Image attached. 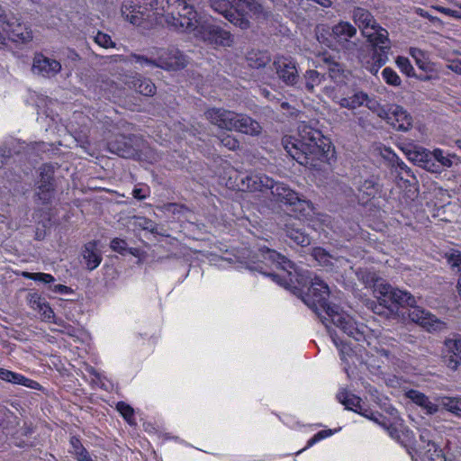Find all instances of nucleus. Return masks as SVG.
Returning <instances> with one entry per match:
<instances>
[{"label": "nucleus", "mask_w": 461, "mask_h": 461, "mask_svg": "<svg viewBox=\"0 0 461 461\" xmlns=\"http://www.w3.org/2000/svg\"><path fill=\"white\" fill-rule=\"evenodd\" d=\"M357 34V29L348 22H339L331 29V37L343 49L350 50L355 43L351 41Z\"/></svg>", "instance_id": "ddd939ff"}, {"label": "nucleus", "mask_w": 461, "mask_h": 461, "mask_svg": "<svg viewBox=\"0 0 461 461\" xmlns=\"http://www.w3.org/2000/svg\"><path fill=\"white\" fill-rule=\"evenodd\" d=\"M387 60L386 53L379 52L376 50H374L371 54V62L375 64L378 68L385 64Z\"/></svg>", "instance_id": "3c124183"}, {"label": "nucleus", "mask_w": 461, "mask_h": 461, "mask_svg": "<svg viewBox=\"0 0 461 461\" xmlns=\"http://www.w3.org/2000/svg\"><path fill=\"white\" fill-rule=\"evenodd\" d=\"M0 28L9 35L13 41L25 43L32 39V32L29 29L21 24L14 25L7 21L3 9L0 17ZM5 35L0 31V47L5 45Z\"/></svg>", "instance_id": "9b49d317"}, {"label": "nucleus", "mask_w": 461, "mask_h": 461, "mask_svg": "<svg viewBox=\"0 0 461 461\" xmlns=\"http://www.w3.org/2000/svg\"><path fill=\"white\" fill-rule=\"evenodd\" d=\"M431 8L435 9L436 11H438L447 16H449V17H452L455 19H461V13L457 10H452V9L443 7L440 5H432Z\"/></svg>", "instance_id": "603ef678"}, {"label": "nucleus", "mask_w": 461, "mask_h": 461, "mask_svg": "<svg viewBox=\"0 0 461 461\" xmlns=\"http://www.w3.org/2000/svg\"><path fill=\"white\" fill-rule=\"evenodd\" d=\"M374 422L381 426L386 431L388 430V428L392 426L390 420L382 413L375 415V418H374Z\"/></svg>", "instance_id": "864d4df0"}, {"label": "nucleus", "mask_w": 461, "mask_h": 461, "mask_svg": "<svg viewBox=\"0 0 461 461\" xmlns=\"http://www.w3.org/2000/svg\"><path fill=\"white\" fill-rule=\"evenodd\" d=\"M389 113L391 115H404L405 114V111L403 110L402 107H401L399 105H396V104H393V105H392L390 107Z\"/></svg>", "instance_id": "680f3d73"}, {"label": "nucleus", "mask_w": 461, "mask_h": 461, "mask_svg": "<svg viewBox=\"0 0 461 461\" xmlns=\"http://www.w3.org/2000/svg\"><path fill=\"white\" fill-rule=\"evenodd\" d=\"M447 260L450 267L457 272L461 273V252L458 250L447 254Z\"/></svg>", "instance_id": "49530a36"}, {"label": "nucleus", "mask_w": 461, "mask_h": 461, "mask_svg": "<svg viewBox=\"0 0 461 461\" xmlns=\"http://www.w3.org/2000/svg\"><path fill=\"white\" fill-rule=\"evenodd\" d=\"M449 69L461 75V60L453 61L448 65Z\"/></svg>", "instance_id": "69168bd1"}, {"label": "nucleus", "mask_w": 461, "mask_h": 461, "mask_svg": "<svg viewBox=\"0 0 461 461\" xmlns=\"http://www.w3.org/2000/svg\"><path fill=\"white\" fill-rule=\"evenodd\" d=\"M362 63L363 66L373 75H375L379 70L378 67L370 60L365 61L362 59Z\"/></svg>", "instance_id": "4d7b16f0"}, {"label": "nucleus", "mask_w": 461, "mask_h": 461, "mask_svg": "<svg viewBox=\"0 0 461 461\" xmlns=\"http://www.w3.org/2000/svg\"><path fill=\"white\" fill-rule=\"evenodd\" d=\"M386 432L392 438H393L397 441H400V438H401L400 431L396 426L392 424V426L388 428V430Z\"/></svg>", "instance_id": "13d9d810"}, {"label": "nucleus", "mask_w": 461, "mask_h": 461, "mask_svg": "<svg viewBox=\"0 0 461 461\" xmlns=\"http://www.w3.org/2000/svg\"><path fill=\"white\" fill-rule=\"evenodd\" d=\"M23 276H25L26 278L32 279L33 281H39V282H42V283H45V284H50V283L55 281V278H54V276L52 275L46 274V273H29V272H24L23 274Z\"/></svg>", "instance_id": "37998d69"}, {"label": "nucleus", "mask_w": 461, "mask_h": 461, "mask_svg": "<svg viewBox=\"0 0 461 461\" xmlns=\"http://www.w3.org/2000/svg\"><path fill=\"white\" fill-rule=\"evenodd\" d=\"M125 84L130 87L136 90L138 93L151 96L156 92V86L151 80L142 77L140 75L131 77Z\"/></svg>", "instance_id": "393cba45"}, {"label": "nucleus", "mask_w": 461, "mask_h": 461, "mask_svg": "<svg viewBox=\"0 0 461 461\" xmlns=\"http://www.w3.org/2000/svg\"><path fill=\"white\" fill-rule=\"evenodd\" d=\"M365 36L373 45L379 48L380 51L384 53H387L391 49L389 33L386 29L383 28L378 23L374 26V29H370L368 33H366Z\"/></svg>", "instance_id": "aec40b11"}, {"label": "nucleus", "mask_w": 461, "mask_h": 461, "mask_svg": "<svg viewBox=\"0 0 461 461\" xmlns=\"http://www.w3.org/2000/svg\"><path fill=\"white\" fill-rule=\"evenodd\" d=\"M322 76L316 70H308L305 74V86L309 91H313L316 86L321 82Z\"/></svg>", "instance_id": "ea45409f"}, {"label": "nucleus", "mask_w": 461, "mask_h": 461, "mask_svg": "<svg viewBox=\"0 0 461 461\" xmlns=\"http://www.w3.org/2000/svg\"><path fill=\"white\" fill-rule=\"evenodd\" d=\"M359 200L369 201L380 192V185L372 178L361 181L357 187Z\"/></svg>", "instance_id": "cd10ccee"}, {"label": "nucleus", "mask_w": 461, "mask_h": 461, "mask_svg": "<svg viewBox=\"0 0 461 461\" xmlns=\"http://www.w3.org/2000/svg\"><path fill=\"white\" fill-rule=\"evenodd\" d=\"M432 158L438 162L440 167H450L453 165L452 158L455 156H451L450 154L444 155V151L440 149H435L431 153H429Z\"/></svg>", "instance_id": "4c0bfd02"}, {"label": "nucleus", "mask_w": 461, "mask_h": 461, "mask_svg": "<svg viewBox=\"0 0 461 461\" xmlns=\"http://www.w3.org/2000/svg\"><path fill=\"white\" fill-rule=\"evenodd\" d=\"M330 77L334 81V83H336L338 86H340L346 83L348 72L342 69L339 64L334 63L330 68Z\"/></svg>", "instance_id": "c9c22d12"}, {"label": "nucleus", "mask_w": 461, "mask_h": 461, "mask_svg": "<svg viewBox=\"0 0 461 461\" xmlns=\"http://www.w3.org/2000/svg\"><path fill=\"white\" fill-rule=\"evenodd\" d=\"M374 293L377 298V303L372 302L371 308L375 314L389 317L395 314L399 307H409L408 316L412 322L429 330H438L445 327V323L435 315L416 306L415 297L407 291L377 281L374 285Z\"/></svg>", "instance_id": "f03ea898"}, {"label": "nucleus", "mask_w": 461, "mask_h": 461, "mask_svg": "<svg viewBox=\"0 0 461 461\" xmlns=\"http://www.w3.org/2000/svg\"><path fill=\"white\" fill-rule=\"evenodd\" d=\"M284 231L285 236L297 245L306 247L311 244L310 236L303 231L302 229L296 228L294 223H286Z\"/></svg>", "instance_id": "c85d7f7f"}, {"label": "nucleus", "mask_w": 461, "mask_h": 461, "mask_svg": "<svg viewBox=\"0 0 461 461\" xmlns=\"http://www.w3.org/2000/svg\"><path fill=\"white\" fill-rule=\"evenodd\" d=\"M210 6L214 12L221 14L225 19H227L234 25L241 29L249 28V19L242 16L236 17V14L232 10L233 6H230V4L228 0H210Z\"/></svg>", "instance_id": "2eb2a0df"}, {"label": "nucleus", "mask_w": 461, "mask_h": 461, "mask_svg": "<svg viewBox=\"0 0 461 461\" xmlns=\"http://www.w3.org/2000/svg\"><path fill=\"white\" fill-rule=\"evenodd\" d=\"M410 55L414 59L416 65L422 70L429 68L427 55L424 51L417 48L410 49Z\"/></svg>", "instance_id": "e433bc0d"}, {"label": "nucleus", "mask_w": 461, "mask_h": 461, "mask_svg": "<svg viewBox=\"0 0 461 461\" xmlns=\"http://www.w3.org/2000/svg\"><path fill=\"white\" fill-rule=\"evenodd\" d=\"M330 294L328 285L319 278H314L302 299L319 316L321 322L328 329L330 328L329 323H332L355 340H364L366 326L362 323H357L339 305L331 304L329 302Z\"/></svg>", "instance_id": "f257e3e1"}, {"label": "nucleus", "mask_w": 461, "mask_h": 461, "mask_svg": "<svg viewBox=\"0 0 461 461\" xmlns=\"http://www.w3.org/2000/svg\"><path fill=\"white\" fill-rule=\"evenodd\" d=\"M51 290L59 294H68L72 291L70 287L64 285H56L51 288Z\"/></svg>", "instance_id": "052dcab7"}, {"label": "nucleus", "mask_w": 461, "mask_h": 461, "mask_svg": "<svg viewBox=\"0 0 461 461\" xmlns=\"http://www.w3.org/2000/svg\"><path fill=\"white\" fill-rule=\"evenodd\" d=\"M404 396L416 405L422 408L428 415H433L438 411V405L429 401V398L423 393L410 389L405 391Z\"/></svg>", "instance_id": "4be33fe9"}, {"label": "nucleus", "mask_w": 461, "mask_h": 461, "mask_svg": "<svg viewBox=\"0 0 461 461\" xmlns=\"http://www.w3.org/2000/svg\"><path fill=\"white\" fill-rule=\"evenodd\" d=\"M111 249L118 252L122 255L125 254L128 248H127V242L124 240H121L119 238H115L111 241Z\"/></svg>", "instance_id": "09e8293b"}, {"label": "nucleus", "mask_w": 461, "mask_h": 461, "mask_svg": "<svg viewBox=\"0 0 461 461\" xmlns=\"http://www.w3.org/2000/svg\"><path fill=\"white\" fill-rule=\"evenodd\" d=\"M386 123L390 124L394 130L398 131H408L411 126V117H384Z\"/></svg>", "instance_id": "2f4dec72"}, {"label": "nucleus", "mask_w": 461, "mask_h": 461, "mask_svg": "<svg viewBox=\"0 0 461 461\" xmlns=\"http://www.w3.org/2000/svg\"><path fill=\"white\" fill-rule=\"evenodd\" d=\"M205 115L212 116V115H224V114H223V113L221 112V109L212 108V109H209L205 113Z\"/></svg>", "instance_id": "774afa93"}, {"label": "nucleus", "mask_w": 461, "mask_h": 461, "mask_svg": "<svg viewBox=\"0 0 461 461\" xmlns=\"http://www.w3.org/2000/svg\"><path fill=\"white\" fill-rule=\"evenodd\" d=\"M41 315V318L43 321H52L59 326H62L64 329L68 330L67 333L71 335L70 333V328L71 326L69 325H66L64 323V321L62 320H56L55 319V313L53 312V310L51 309V307L49 305V303H45L43 305H42V309L41 311H38Z\"/></svg>", "instance_id": "473e14b6"}, {"label": "nucleus", "mask_w": 461, "mask_h": 461, "mask_svg": "<svg viewBox=\"0 0 461 461\" xmlns=\"http://www.w3.org/2000/svg\"><path fill=\"white\" fill-rule=\"evenodd\" d=\"M149 23L166 24L176 32L194 29L195 9L186 0H144Z\"/></svg>", "instance_id": "20e7f679"}, {"label": "nucleus", "mask_w": 461, "mask_h": 461, "mask_svg": "<svg viewBox=\"0 0 461 461\" xmlns=\"http://www.w3.org/2000/svg\"><path fill=\"white\" fill-rule=\"evenodd\" d=\"M75 456L78 461H92L86 448L83 451H77Z\"/></svg>", "instance_id": "e2e57ef3"}, {"label": "nucleus", "mask_w": 461, "mask_h": 461, "mask_svg": "<svg viewBox=\"0 0 461 461\" xmlns=\"http://www.w3.org/2000/svg\"><path fill=\"white\" fill-rule=\"evenodd\" d=\"M117 118L118 121L106 129L108 132L118 135L115 140L108 141L109 151L125 158H140L147 153L148 143L140 135H125L130 124L124 119Z\"/></svg>", "instance_id": "39448f33"}, {"label": "nucleus", "mask_w": 461, "mask_h": 461, "mask_svg": "<svg viewBox=\"0 0 461 461\" xmlns=\"http://www.w3.org/2000/svg\"><path fill=\"white\" fill-rule=\"evenodd\" d=\"M94 41L96 44H98L100 47L108 49V48H113L114 42L113 41L110 35L104 33L102 32H98L96 35L94 37Z\"/></svg>", "instance_id": "c03bdc74"}, {"label": "nucleus", "mask_w": 461, "mask_h": 461, "mask_svg": "<svg viewBox=\"0 0 461 461\" xmlns=\"http://www.w3.org/2000/svg\"><path fill=\"white\" fill-rule=\"evenodd\" d=\"M426 456L429 461H446L442 449L434 442H428Z\"/></svg>", "instance_id": "f704fd0d"}, {"label": "nucleus", "mask_w": 461, "mask_h": 461, "mask_svg": "<svg viewBox=\"0 0 461 461\" xmlns=\"http://www.w3.org/2000/svg\"><path fill=\"white\" fill-rule=\"evenodd\" d=\"M27 301L31 308L36 311H41L42 305L46 303L45 300L36 293L28 294Z\"/></svg>", "instance_id": "de8ad7c7"}, {"label": "nucleus", "mask_w": 461, "mask_h": 461, "mask_svg": "<svg viewBox=\"0 0 461 461\" xmlns=\"http://www.w3.org/2000/svg\"><path fill=\"white\" fill-rule=\"evenodd\" d=\"M195 24L194 29L184 30L183 32H193L195 37L200 38L209 44L216 46L230 47L233 43V37L220 26L211 23L209 20H203L195 11Z\"/></svg>", "instance_id": "0eeeda50"}, {"label": "nucleus", "mask_w": 461, "mask_h": 461, "mask_svg": "<svg viewBox=\"0 0 461 461\" xmlns=\"http://www.w3.org/2000/svg\"><path fill=\"white\" fill-rule=\"evenodd\" d=\"M439 403L448 411L456 416H461V396L458 397H438Z\"/></svg>", "instance_id": "7c9ffc66"}, {"label": "nucleus", "mask_w": 461, "mask_h": 461, "mask_svg": "<svg viewBox=\"0 0 461 461\" xmlns=\"http://www.w3.org/2000/svg\"><path fill=\"white\" fill-rule=\"evenodd\" d=\"M263 257L265 259L269 260L273 263H276L280 268L286 271L290 276V281L294 280V274L293 271H294L295 274L298 273L297 267L294 262H292L289 258H287L285 256L278 253L277 251L274 249H270L268 248H266L265 249H262Z\"/></svg>", "instance_id": "6ab92c4d"}, {"label": "nucleus", "mask_w": 461, "mask_h": 461, "mask_svg": "<svg viewBox=\"0 0 461 461\" xmlns=\"http://www.w3.org/2000/svg\"><path fill=\"white\" fill-rule=\"evenodd\" d=\"M267 190H270L271 195L276 202L294 206V211L303 212L312 209V203L310 201L302 199L296 192L284 183L275 182L272 179L271 186H268Z\"/></svg>", "instance_id": "6e6552de"}, {"label": "nucleus", "mask_w": 461, "mask_h": 461, "mask_svg": "<svg viewBox=\"0 0 461 461\" xmlns=\"http://www.w3.org/2000/svg\"><path fill=\"white\" fill-rule=\"evenodd\" d=\"M61 69L60 63L42 54L35 55L32 70L43 77H50L58 74Z\"/></svg>", "instance_id": "a211bd4d"}, {"label": "nucleus", "mask_w": 461, "mask_h": 461, "mask_svg": "<svg viewBox=\"0 0 461 461\" xmlns=\"http://www.w3.org/2000/svg\"><path fill=\"white\" fill-rule=\"evenodd\" d=\"M445 363L452 370L461 365V336L456 335L445 340Z\"/></svg>", "instance_id": "dca6fc26"}, {"label": "nucleus", "mask_w": 461, "mask_h": 461, "mask_svg": "<svg viewBox=\"0 0 461 461\" xmlns=\"http://www.w3.org/2000/svg\"><path fill=\"white\" fill-rule=\"evenodd\" d=\"M337 399L341 404L345 406L347 410L355 411L357 413L362 407L361 398L347 391L346 389H341L337 393Z\"/></svg>", "instance_id": "c756f323"}, {"label": "nucleus", "mask_w": 461, "mask_h": 461, "mask_svg": "<svg viewBox=\"0 0 461 461\" xmlns=\"http://www.w3.org/2000/svg\"><path fill=\"white\" fill-rule=\"evenodd\" d=\"M298 137L293 142L287 141L285 149L299 164L316 168L320 162L329 160L333 152L331 142L321 131L305 122L297 127Z\"/></svg>", "instance_id": "7ed1b4c3"}, {"label": "nucleus", "mask_w": 461, "mask_h": 461, "mask_svg": "<svg viewBox=\"0 0 461 461\" xmlns=\"http://www.w3.org/2000/svg\"><path fill=\"white\" fill-rule=\"evenodd\" d=\"M212 122L217 124L220 128L229 131L258 135L261 131L260 124L252 119V117H212Z\"/></svg>", "instance_id": "1a4fd4ad"}, {"label": "nucleus", "mask_w": 461, "mask_h": 461, "mask_svg": "<svg viewBox=\"0 0 461 461\" xmlns=\"http://www.w3.org/2000/svg\"><path fill=\"white\" fill-rule=\"evenodd\" d=\"M132 195L138 200H143L148 196V194L143 188H134L132 190Z\"/></svg>", "instance_id": "bf43d9fd"}, {"label": "nucleus", "mask_w": 461, "mask_h": 461, "mask_svg": "<svg viewBox=\"0 0 461 461\" xmlns=\"http://www.w3.org/2000/svg\"><path fill=\"white\" fill-rule=\"evenodd\" d=\"M382 77L386 84L398 86L401 85L402 80L397 73L391 68H385L382 71Z\"/></svg>", "instance_id": "a19ab883"}, {"label": "nucleus", "mask_w": 461, "mask_h": 461, "mask_svg": "<svg viewBox=\"0 0 461 461\" xmlns=\"http://www.w3.org/2000/svg\"><path fill=\"white\" fill-rule=\"evenodd\" d=\"M236 17L257 15L262 12V6L256 0H232Z\"/></svg>", "instance_id": "b1692460"}, {"label": "nucleus", "mask_w": 461, "mask_h": 461, "mask_svg": "<svg viewBox=\"0 0 461 461\" xmlns=\"http://www.w3.org/2000/svg\"><path fill=\"white\" fill-rule=\"evenodd\" d=\"M276 74L287 85H294L298 79L295 61L287 57H279L274 61Z\"/></svg>", "instance_id": "4468645a"}, {"label": "nucleus", "mask_w": 461, "mask_h": 461, "mask_svg": "<svg viewBox=\"0 0 461 461\" xmlns=\"http://www.w3.org/2000/svg\"><path fill=\"white\" fill-rule=\"evenodd\" d=\"M86 267L89 270L95 269L102 261V255L97 248V241L87 242L82 251Z\"/></svg>", "instance_id": "a878e982"}, {"label": "nucleus", "mask_w": 461, "mask_h": 461, "mask_svg": "<svg viewBox=\"0 0 461 461\" xmlns=\"http://www.w3.org/2000/svg\"><path fill=\"white\" fill-rule=\"evenodd\" d=\"M144 2V0H124L121 11L125 20L137 26L146 22L149 23L148 7Z\"/></svg>", "instance_id": "f8f14e48"}, {"label": "nucleus", "mask_w": 461, "mask_h": 461, "mask_svg": "<svg viewBox=\"0 0 461 461\" xmlns=\"http://www.w3.org/2000/svg\"><path fill=\"white\" fill-rule=\"evenodd\" d=\"M420 156V161L423 163V167L429 172L432 173H439L441 172V167L438 164H436L432 160V156L428 152H422L419 154Z\"/></svg>", "instance_id": "58836bf2"}, {"label": "nucleus", "mask_w": 461, "mask_h": 461, "mask_svg": "<svg viewBox=\"0 0 461 461\" xmlns=\"http://www.w3.org/2000/svg\"><path fill=\"white\" fill-rule=\"evenodd\" d=\"M272 178L263 174L250 173L240 177V188L243 191L264 192L267 190L268 186H271Z\"/></svg>", "instance_id": "f3484780"}, {"label": "nucleus", "mask_w": 461, "mask_h": 461, "mask_svg": "<svg viewBox=\"0 0 461 461\" xmlns=\"http://www.w3.org/2000/svg\"><path fill=\"white\" fill-rule=\"evenodd\" d=\"M0 379L14 384H21L32 389H37L38 387H40L39 383H37L36 381L29 379L21 374L14 373L1 367Z\"/></svg>", "instance_id": "bb28decb"}, {"label": "nucleus", "mask_w": 461, "mask_h": 461, "mask_svg": "<svg viewBox=\"0 0 461 461\" xmlns=\"http://www.w3.org/2000/svg\"><path fill=\"white\" fill-rule=\"evenodd\" d=\"M249 65L253 68L265 67L270 60L267 54L262 52H249L247 57Z\"/></svg>", "instance_id": "72a5a7b5"}, {"label": "nucleus", "mask_w": 461, "mask_h": 461, "mask_svg": "<svg viewBox=\"0 0 461 461\" xmlns=\"http://www.w3.org/2000/svg\"><path fill=\"white\" fill-rule=\"evenodd\" d=\"M352 18L364 35L368 33L370 29H374V26L377 23L372 14L362 7L354 9Z\"/></svg>", "instance_id": "5701e85b"}, {"label": "nucleus", "mask_w": 461, "mask_h": 461, "mask_svg": "<svg viewBox=\"0 0 461 461\" xmlns=\"http://www.w3.org/2000/svg\"><path fill=\"white\" fill-rule=\"evenodd\" d=\"M333 99L341 107L351 110L357 109L363 105H366L371 109L374 104V103L369 99L368 95L364 92H357L350 97H339L338 95H334Z\"/></svg>", "instance_id": "412c9836"}, {"label": "nucleus", "mask_w": 461, "mask_h": 461, "mask_svg": "<svg viewBox=\"0 0 461 461\" xmlns=\"http://www.w3.org/2000/svg\"><path fill=\"white\" fill-rule=\"evenodd\" d=\"M221 141L223 145L228 147L230 149H234L237 147V141L234 139L230 138L229 136L223 139Z\"/></svg>", "instance_id": "0e129e2a"}, {"label": "nucleus", "mask_w": 461, "mask_h": 461, "mask_svg": "<svg viewBox=\"0 0 461 461\" xmlns=\"http://www.w3.org/2000/svg\"><path fill=\"white\" fill-rule=\"evenodd\" d=\"M54 171L50 166L44 165L41 167L40 179L37 182L34 196L37 203L50 204L55 194Z\"/></svg>", "instance_id": "9d476101"}, {"label": "nucleus", "mask_w": 461, "mask_h": 461, "mask_svg": "<svg viewBox=\"0 0 461 461\" xmlns=\"http://www.w3.org/2000/svg\"><path fill=\"white\" fill-rule=\"evenodd\" d=\"M358 414L366 417V419L373 420L374 418H375V415H379L380 412L378 411H373L367 408H364L363 406L360 408V410L357 411Z\"/></svg>", "instance_id": "5fc2aeb1"}, {"label": "nucleus", "mask_w": 461, "mask_h": 461, "mask_svg": "<svg viewBox=\"0 0 461 461\" xmlns=\"http://www.w3.org/2000/svg\"><path fill=\"white\" fill-rule=\"evenodd\" d=\"M395 62L399 69L403 74L407 75L408 77H411L414 75V68L408 58L399 56L397 57Z\"/></svg>", "instance_id": "79ce46f5"}, {"label": "nucleus", "mask_w": 461, "mask_h": 461, "mask_svg": "<svg viewBox=\"0 0 461 461\" xmlns=\"http://www.w3.org/2000/svg\"><path fill=\"white\" fill-rule=\"evenodd\" d=\"M70 444L72 446V448H73V454L75 455L77 451H83V449L85 448L79 438H76V437H72L71 439H70Z\"/></svg>", "instance_id": "6e6d98bb"}, {"label": "nucleus", "mask_w": 461, "mask_h": 461, "mask_svg": "<svg viewBox=\"0 0 461 461\" xmlns=\"http://www.w3.org/2000/svg\"><path fill=\"white\" fill-rule=\"evenodd\" d=\"M312 256L321 264L326 265L330 262V256L321 248H315Z\"/></svg>", "instance_id": "8fccbe9b"}, {"label": "nucleus", "mask_w": 461, "mask_h": 461, "mask_svg": "<svg viewBox=\"0 0 461 461\" xmlns=\"http://www.w3.org/2000/svg\"><path fill=\"white\" fill-rule=\"evenodd\" d=\"M397 165H398V167L401 170L404 171L408 176L414 177V175H413L411 169L403 161L398 162Z\"/></svg>", "instance_id": "338daca9"}, {"label": "nucleus", "mask_w": 461, "mask_h": 461, "mask_svg": "<svg viewBox=\"0 0 461 461\" xmlns=\"http://www.w3.org/2000/svg\"><path fill=\"white\" fill-rule=\"evenodd\" d=\"M116 410L122 414V416L129 422H131L133 418L134 411L132 407L124 402H119L116 404Z\"/></svg>", "instance_id": "a18cd8bd"}, {"label": "nucleus", "mask_w": 461, "mask_h": 461, "mask_svg": "<svg viewBox=\"0 0 461 461\" xmlns=\"http://www.w3.org/2000/svg\"><path fill=\"white\" fill-rule=\"evenodd\" d=\"M131 59L141 67L158 68L166 71H177L188 64L187 57L176 48L156 49L150 57L131 54Z\"/></svg>", "instance_id": "423d86ee"}]
</instances>
